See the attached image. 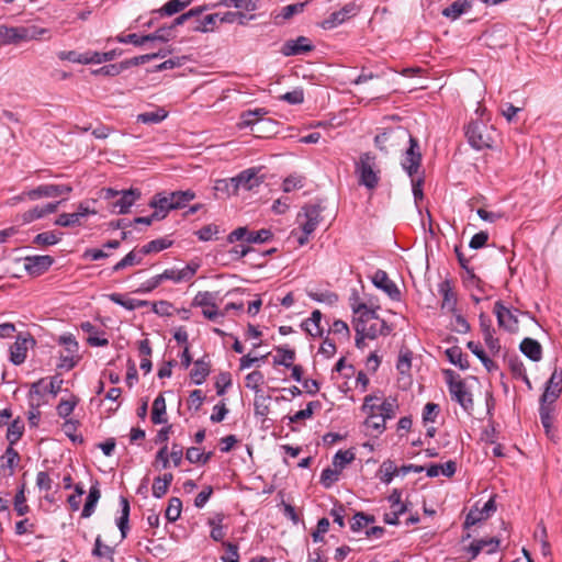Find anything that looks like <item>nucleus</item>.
Instances as JSON below:
<instances>
[{"label":"nucleus","instance_id":"nucleus-1","mask_svg":"<svg viewBox=\"0 0 562 562\" xmlns=\"http://www.w3.org/2000/svg\"><path fill=\"white\" fill-rule=\"evenodd\" d=\"M353 314L358 315L353 321L356 334H361L368 339H375L379 336H386L391 331L387 323L380 318L376 312L369 308L364 303L352 305Z\"/></svg>","mask_w":562,"mask_h":562},{"label":"nucleus","instance_id":"nucleus-2","mask_svg":"<svg viewBox=\"0 0 562 562\" xmlns=\"http://www.w3.org/2000/svg\"><path fill=\"white\" fill-rule=\"evenodd\" d=\"M355 173L360 186L374 190L379 186L381 175L376 156L372 153L361 154L355 164Z\"/></svg>","mask_w":562,"mask_h":562},{"label":"nucleus","instance_id":"nucleus-3","mask_svg":"<svg viewBox=\"0 0 562 562\" xmlns=\"http://www.w3.org/2000/svg\"><path fill=\"white\" fill-rule=\"evenodd\" d=\"M58 344L64 346L65 350L59 353L57 367L69 371L74 369L81 357L79 355V344L72 335H63L58 338Z\"/></svg>","mask_w":562,"mask_h":562},{"label":"nucleus","instance_id":"nucleus-4","mask_svg":"<svg viewBox=\"0 0 562 562\" xmlns=\"http://www.w3.org/2000/svg\"><path fill=\"white\" fill-rule=\"evenodd\" d=\"M492 134L491 127L477 121L469 123L465 131L469 144L477 150L492 147L494 142Z\"/></svg>","mask_w":562,"mask_h":562},{"label":"nucleus","instance_id":"nucleus-5","mask_svg":"<svg viewBox=\"0 0 562 562\" xmlns=\"http://www.w3.org/2000/svg\"><path fill=\"white\" fill-rule=\"evenodd\" d=\"M411 136V133L406 128L397 126L378 134L374 137V144L380 150L387 151L389 148L405 144Z\"/></svg>","mask_w":562,"mask_h":562},{"label":"nucleus","instance_id":"nucleus-6","mask_svg":"<svg viewBox=\"0 0 562 562\" xmlns=\"http://www.w3.org/2000/svg\"><path fill=\"white\" fill-rule=\"evenodd\" d=\"M445 375L452 400L458 402L464 411L470 412L473 408V398L465 383L461 379L454 380V372L452 370H446Z\"/></svg>","mask_w":562,"mask_h":562},{"label":"nucleus","instance_id":"nucleus-7","mask_svg":"<svg viewBox=\"0 0 562 562\" xmlns=\"http://www.w3.org/2000/svg\"><path fill=\"white\" fill-rule=\"evenodd\" d=\"M71 191L72 187L69 184H42L35 189L23 192L19 199H29L31 201H35L41 198H56L59 195L69 194Z\"/></svg>","mask_w":562,"mask_h":562},{"label":"nucleus","instance_id":"nucleus-8","mask_svg":"<svg viewBox=\"0 0 562 562\" xmlns=\"http://www.w3.org/2000/svg\"><path fill=\"white\" fill-rule=\"evenodd\" d=\"M117 199L112 203L113 212L117 214H126L130 207L139 199L140 192L137 189L124 190L122 192L109 189L106 191V198Z\"/></svg>","mask_w":562,"mask_h":562},{"label":"nucleus","instance_id":"nucleus-9","mask_svg":"<svg viewBox=\"0 0 562 562\" xmlns=\"http://www.w3.org/2000/svg\"><path fill=\"white\" fill-rule=\"evenodd\" d=\"M407 142L409 143V147L402 160V167L409 177L419 176L422 175L419 172L422 166V154L419 151L418 142L413 136H411Z\"/></svg>","mask_w":562,"mask_h":562},{"label":"nucleus","instance_id":"nucleus-10","mask_svg":"<svg viewBox=\"0 0 562 562\" xmlns=\"http://www.w3.org/2000/svg\"><path fill=\"white\" fill-rule=\"evenodd\" d=\"M517 310L512 311L506 307L502 301L494 304V313L497 318L498 326L509 333H517L519 329V322L516 315Z\"/></svg>","mask_w":562,"mask_h":562},{"label":"nucleus","instance_id":"nucleus-11","mask_svg":"<svg viewBox=\"0 0 562 562\" xmlns=\"http://www.w3.org/2000/svg\"><path fill=\"white\" fill-rule=\"evenodd\" d=\"M371 281L378 289L382 290L391 300L401 301V291L398 286L389 278L384 270H376L371 277Z\"/></svg>","mask_w":562,"mask_h":562},{"label":"nucleus","instance_id":"nucleus-12","mask_svg":"<svg viewBox=\"0 0 562 562\" xmlns=\"http://www.w3.org/2000/svg\"><path fill=\"white\" fill-rule=\"evenodd\" d=\"M297 221L303 233H314L321 221V207L315 204L306 205L303 213L297 215Z\"/></svg>","mask_w":562,"mask_h":562},{"label":"nucleus","instance_id":"nucleus-13","mask_svg":"<svg viewBox=\"0 0 562 562\" xmlns=\"http://www.w3.org/2000/svg\"><path fill=\"white\" fill-rule=\"evenodd\" d=\"M359 12V7L355 2L345 4L339 11L333 12L326 20L322 22L324 30H331L346 20L355 16Z\"/></svg>","mask_w":562,"mask_h":562},{"label":"nucleus","instance_id":"nucleus-14","mask_svg":"<svg viewBox=\"0 0 562 562\" xmlns=\"http://www.w3.org/2000/svg\"><path fill=\"white\" fill-rule=\"evenodd\" d=\"M496 510V503L494 498H490L482 507L475 505L470 509L465 517L464 527L470 528L475 524L487 519Z\"/></svg>","mask_w":562,"mask_h":562},{"label":"nucleus","instance_id":"nucleus-15","mask_svg":"<svg viewBox=\"0 0 562 562\" xmlns=\"http://www.w3.org/2000/svg\"><path fill=\"white\" fill-rule=\"evenodd\" d=\"M54 263V258L48 255L27 256L24 259V268L30 276L37 277L46 272Z\"/></svg>","mask_w":562,"mask_h":562},{"label":"nucleus","instance_id":"nucleus-16","mask_svg":"<svg viewBox=\"0 0 562 562\" xmlns=\"http://www.w3.org/2000/svg\"><path fill=\"white\" fill-rule=\"evenodd\" d=\"M480 328L483 335L486 347L491 355L496 356L501 351V344L497 338L494 337L495 329L492 326V321L486 315H480Z\"/></svg>","mask_w":562,"mask_h":562},{"label":"nucleus","instance_id":"nucleus-17","mask_svg":"<svg viewBox=\"0 0 562 562\" xmlns=\"http://www.w3.org/2000/svg\"><path fill=\"white\" fill-rule=\"evenodd\" d=\"M193 306L203 307L202 314L205 318L214 321L222 315L213 302V295L210 292H199L192 302Z\"/></svg>","mask_w":562,"mask_h":562},{"label":"nucleus","instance_id":"nucleus-18","mask_svg":"<svg viewBox=\"0 0 562 562\" xmlns=\"http://www.w3.org/2000/svg\"><path fill=\"white\" fill-rule=\"evenodd\" d=\"M313 48L314 46L310 38L305 36H299L295 40L286 41L281 48V53L284 56H296L308 53L313 50Z\"/></svg>","mask_w":562,"mask_h":562},{"label":"nucleus","instance_id":"nucleus-19","mask_svg":"<svg viewBox=\"0 0 562 562\" xmlns=\"http://www.w3.org/2000/svg\"><path fill=\"white\" fill-rule=\"evenodd\" d=\"M200 265L196 262H189L184 268L178 269H166L161 274L164 280H171L176 283L189 281L196 273Z\"/></svg>","mask_w":562,"mask_h":562},{"label":"nucleus","instance_id":"nucleus-20","mask_svg":"<svg viewBox=\"0 0 562 562\" xmlns=\"http://www.w3.org/2000/svg\"><path fill=\"white\" fill-rule=\"evenodd\" d=\"M562 372L557 369L552 372L549 381L547 382L543 394L541 395V402L552 404L560 396L562 392Z\"/></svg>","mask_w":562,"mask_h":562},{"label":"nucleus","instance_id":"nucleus-21","mask_svg":"<svg viewBox=\"0 0 562 562\" xmlns=\"http://www.w3.org/2000/svg\"><path fill=\"white\" fill-rule=\"evenodd\" d=\"M231 181L236 189L243 188L245 190H252L262 182V179L258 176L256 169L250 168L241 171L238 176L232 178Z\"/></svg>","mask_w":562,"mask_h":562},{"label":"nucleus","instance_id":"nucleus-22","mask_svg":"<svg viewBox=\"0 0 562 562\" xmlns=\"http://www.w3.org/2000/svg\"><path fill=\"white\" fill-rule=\"evenodd\" d=\"M499 547V539L492 537L488 539L474 540L468 548L471 553V560L475 559L482 551L492 554L497 551Z\"/></svg>","mask_w":562,"mask_h":562},{"label":"nucleus","instance_id":"nucleus-23","mask_svg":"<svg viewBox=\"0 0 562 562\" xmlns=\"http://www.w3.org/2000/svg\"><path fill=\"white\" fill-rule=\"evenodd\" d=\"M211 371V362L209 356L205 355L201 359L193 362V368L190 372L192 382L196 385L202 384L209 376Z\"/></svg>","mask_w":562,"mask_h":562},{"label":"nucleus","instance_id":"nucleus-24","mask_svg":"<svg viewBox=\"0 0 562 562\" xmlns=\"http://www.w3.org/2000/svg\"><path fill=\"white\" fill-rule=\"evenodd\" d=\"M33 339H27L25 337L19 336L14 344L10 347V360L13 364H21L26 359L27 353V345L32 342Z\"/></svg>","mask_w":562,"mask_h":562},{"label":"nucleus","instance_id":"nucleus-25","mask_svg":"<svg viewBox=\"0 0 562 562\" xmlns=\"http://www.w3.org/2000/svg\"><path fill=\"white\" fill-rule=\"evenodd\" d=\"M149 206L155 209L154 217L162 220L167 216L168 212L172 210L169 195L161 193L156 194L149 202Z\"/></svg>","mask_w":562,"mask_h":562},{"label":"nucleus","instance_id":"nucleus-26","mask_svg":"<svg viewBox=\"0 0 562 562\" xmlns=\"http://www.w3.org/2000/svg\"><path fill=\"white\" fill-rule=\"evenodd\" d=\"M438 292L442 296L441 308L451 312L454 310L457 299L452 291V286L449 280H445L439 283Z\"/></svg>","mask_w":562,"mask_h":562},{"label":"nucleus","instance_id":"nucleus-27","mask_svg":"<svg viewBox=\"0 0 562 562\" xmlns=\"http://www.w3.org/2000/svg\"><path fill=\"white\" fill-rule=\"evenodd\" d=\"M519 349L526 357H528L532 361L537 362L540 361L542 358V347L537 340L532 338L522 339Z\"/></svg>","mask_w":562,"mask_h":562},{"label":"nucleus","instance_id":"nucleus-28","mask_svg":"<svg viewBox=\"0 0 562 562\" xmlns=\"http://www.w3.org/2000/svg\"><path fill=\"white\" fill-rule=\"evenodd\" d=\"M4 43H20L30 41L29 27L12 26L3 29Z\"/></svg>","mask_w":562,"mask_h":562},{"label":"nucleus","instance_id":"nucleus-29","mask_svg":"<svg viewBox=\"0 0 562 562\" xmlns=\"http://www.w3.org/2000/svg\"><path fill=\"white\" fill-rule=\"evenodd\" d=\"M471 4L472 0H456L449 7L443 9L442 14L451 20H457L471 8Z\"/></svg>","mask_w":562,"mask_h":562},{"label":"nucleus","instance_id":"nucleus-30","mask_svg":"<svg viewBox=\"0 0 562 562\" xmlns=\"http://www.w3.org/2000/svg\"><path fill=\"white\" fill-rule=\"evenodd\" d=\"M172 210L184 207L190 201L195 198L192 190L175 191L168 194Z\"/></svg>","mask_w":562,"mask_h":562},{"label":"nucleus","instance_id":"nucleus-31","mask_svg":"<svg viewBox=\"0 0 562 562\" xmlns=\"http://www.w3.org/2000/svg\"><path fill=\"white\" fill-rule=\"evenodd\" d=\"M100 497H101V492L99 490L98 483H95L89 490V495L87 497L86 504H85L82 513H81V516L83 518H88L93 514L94 508H95L97 503L100 499Z\"/></svg>","mask_w":562,"mask_h":562},{"label":"nucleus","instance_id":"nucleus-32","mask_svg":"<svg viewBox=\"0 0 562 562\" xmlns=\"http://www.w3.org/2000/svg\"><path fill=\"white\" fill-rule=\"evenodd\" d=\"M166 415V401L162 394H159L153 403L151 422L156 425L167 422Z\"/></svg>","mask_w":562,"mask_h":562},{"label":"nucleus","instance_id":"nucleus-33","mask_svg":"<svg viewBox=\"0 0 562 562\" xmlns=\"http://www.w3.org/2000/svg\"><path fill=\"white\" fill-rule=\"evenodd\" d=\"M108 297L115 304L123 306L128 311H134L138 307L145 306L147 304L146 301H139L134 299H127L122 294L112 293L109 294Z\"/></svg>","mask_w":562,"mask_h":562},{"label":"nucleus","instance_id":"nucleus-34","mask_svg":"<svg viewBox=\"0 0 562 562\" xmlns=\"http://www.w3.org/2000/svg\"><path fill=\"white\" fill-rule=\"evenodd\" d=\"M168 115V112L162 108H157L154 111L144 112L137 115V122L144 124H157L162 122Z\"/></svg>","mask_w":562,"mask_h":562},{"label":"nucleus","instance_id":"nucleus-35","mask_svg":"<svg viewBox=\"0 0 562 562\" xmlns=\"http://www.w3.org/2000/svg\"><path fill=\"white\" fill-rule=\"evenodd\" d=\"M276 350L278 356L274 357L273 364L290 368L295 358V351L288 348L286 346H279L276 348Z\"/></svg>","mask_w":562,"mask_h":562},{"label":"nucleus","instance_id":"nucleus-36","mask_svg":"<svg viewBox=\"0 0 562 562\" xmlns=\"http://www.w3.org/2000/svg\"><path fill=\"white\" fill-rule=\"evenodd\" d=\"M446 356L452 364L459 367L461 370H467L470 367L461 348L458 346L448 348L446 350Z\"/></svg>","mask_w":562,"mask_h":562},{"label":"nucleus","instance_id":"nucleus-37","mask_svg":"<svg viewBox=\"0 0 562 562\" xmlns=\"http://www.w3.org/2000/svg\"><path fill=\"white\" fill-rule=\"evenodd\" d=\"M24 432V422L21 418L14 419L8 427L7 440L11 446L15 445Z\"/></svg>","mask_w":562,"mask_h":562},{"label":"nucleus","instance_id":"nucleus-38","mask_svg":"<svg viewBox=\"0 0 562 562\" xmlns=\"http://www.w3.org/2000/svg\"><path fill=\"white\" fill-rule=\"evenodd\" d=\"M121 517L117 519V527L121 531L122 539L127 535L128 517H130V503L127 498L121 497Z\"/></svg>","mask_w":562,"mask_h":562},{"label":"nucleus","instance_id":"nucleus-39","mask_svg":"<svg viewBox=\"0 0 562 562\" xmlns=\"http://www.w3.org/2000/svg\"><path fill=\"white\" fill-rule=\"evenodd\" d=\"M413 353L407 348H402L398 353L396 369L401 374H407L412 368Z\"/></svg>","mask_w":562,"mask_h":562},{"label":"nucleus","instance_id":"nucleus-40","mask_svg":"<svg viewBox=\"0 0 562 562\" xmlns=\"http://www.w3.org/2000/svg\"><path fill=\"white\" fill-rule=\"evenodd\" d=\"M379 473L380 480L383 483L389 484L392 482L393 477L400 473V470L393 461L387 460L381 464Z\"/></svg>","mask_w":562,"mask_h":562},{"label":"nucleus","instance_id":"nucleus-41","mask_svg":"<svg viewBox=\"0 0 562 562\" xmlns=\"http://www.w3.org/2000/svg\"><path fill=\"white\" fill-rule=\"evenodd\" d=\"M1 459L5 460V463H3L2 467L10 470L9 475H13L14 470L20 461L19 452L13 448V446L9 445Z\"/></svg>","mask_w":562,"mask_h":562},{"label":"nucleus","instance_id":"nucleus-42","mask_svg":"<svg viewBox=\"0 0 562 562\" xmlns=\"http://www.w3.org/2000/svg\"><path fill=\"white\" fill-rule=\"evenodd\" d=\"M92 555L99 559L106 558L111 562L114 561V548L103 544L101 537L98 536L94 542V548L92 550Z\"/></svg>","mask_w":562,"mask_h":562},{"label":"nucleus","instance_id":"nucleus-43","mask_svg":"<svg viewBox=\"0 0 562 562\" xmlns=\"http://www.w3.org/2000/svg\"><path fill=\"white\" fill-rule=\"evenodd\" d=\"M170 246H171V241L170 240H168L166 238H158V239H154V240L147 243L146 245H144L140 248L139 254L148 255V254H151V252H158V251H161L164 249H167Z\"/></svg>","mask_w":562,"mask_h":562},{"label":"nucleus","instance_id":"nucleus-44","mask_svg":"<svg viewBox=\"0 0 562 562\" xmlns=\"http://www.w3.org/2000/svg\"><path fill=\"white\" fill-rule=\"evenodd\" d=\"M182 502L178 497H171L168 502L165 516L168 521L175 522L181 515Z\"/></svg>","mask_w":562,"mask_h":562},{"label":"nucleus","instance_id":"nucleus-45","mask_svg":"<svg viewBox=\"0 0 562 562\" xmlns=\"http://www.w3.org/2000/svg\"><path fill=\"white\" fill-rule=\"evenodd\" d=\"M192 1L193 0H170L159 10V12L164 15H173L188 7Z\"/></svg>","mask_w":562,"mask_h":562},{"label":"nucleus","instance_id":"nucleus-46","mask_svg":"<svg viewBox=\"0 0 562 562\" xmlns=\"http://www.w3.org/2000/svg\"><path fill=\"white\" fill-rule=\"evenodd\" d=\"M60 60H68L71 63L89 65L88 52L79 54L75 50H63L57 54Z\"/></svg>","mask_w":562,"mask_h":562},{"label":"nucleus","instance_id":"nucleus-47","mask_svg":"<svg viewBox=\"0 0 562 562\" xmlns=\"http://www.w3.org/2000/svg\"><path fill=\"white\" fill-rule=\"evenodd\" d=\"M355 460V453L351 450H339L333 460L334 467L341 472V470Z\"/></svg>","mask_w":562,"mask_h":562},{"label":"nucleus","instance_id":"nucleus-48","mask_svg":"<svg viewBox=\"0 0 562 562\" xmlns=\"http://www.w3.org/2000/svg\"><path fill=\"white\" fill-rule=\"evenodd\" d=\"M381 398L376 395H367L361 407L362 412L368 416L379 415V405Z\"/></svg>","mask_w":562,"mask_h":562},{"label":"nucleus","instance_id":"nucleus-49","mask_svg":"<svg viewBox=\"0 0 562 562\" xmlns=\"http://www.w3.org/2000/svg\"><path fill=\"white\" fill-rule=\"evenodd\" d=\"M396 401L394 398H385L379 405V414L384 419H392L396 414Z\"/></svg>","mask_w":562,"mask_h":562},{"label":"nucleus","instance_id":"nucleus-50","mask_svg":"<svg viewBox=\"0 0 562 562\" xmlns=\"http://www.w3.org/2000/svg\"><path fill=\"white\" fill-rule=\"evenodd\" d=\"M142 261V254L130 251L123 259H121L114 267L113 271H120L126 267L138 265Z\"/></svg>","mask_w":562,"mask_h":562},{"label":"nucleus","instance_id":"nucleus-51","mask_svg":"<svg viewBox=\"0 0 562 562\" xmlns=\"http://www.w3.org/2000/svg\"><path fill=\"white\" fill-rule=\"evenodd\" d=\"M220 14H209L204 16L201 21H199V24L193 27V31L195 32H211L214 30L216 21H218Z\"/></svg>","mask_w":562,"mask_h":562},{"label":"nucleus","instance_id":"nucleus-52","mask_svg":"<svg viewBox=\"0 0 562 562\" xmlns=\"http://www.w3.org/2000/svg\"><path fill=\"white\" fill-rule=\"evenodd\" d=\"M148 37V42L160 41L168 42L173 38L172 26H161L156 30L154 33L146 35Z\"/></svg>","mask_w":562,"mask_h":562},{"label":"nucleus","instance_id":"nucleus-53","mask_svg":"<svg viewBox=\"0 0 562 562\" xmlns=\"http://www.w3.org/2000/svg\"><path fill=\"white\" fill-rule=\"evenodd\" d=\"M385 422L386 419L381 417V414L373 416L371 415L366 418L364 425L367 426V428L375 431L376 435H380L385 429Z\"/></svg>","mask_w":562,"mask_h":562},{"label":"nucleus","instance_id":"nucleus-54","mask_svg":"<svg viewBox=\"0 0 562 562\" xmlns=\"http://www.w3.org/2000/svg\"><path fill=\"white\" fill-rule=\"evenodd\" d=\"M60 240V237L54 232H43L34 237L33 243L40 246H52L56 245Z\"/></svg>","mask_w":562,"mask_h":562},{"label":"nucleus","instance_id":"nucleus-55","mask_svg":"<svg viewBox=\"0 0 562 562\" xmlns=\"http://www.w3.org/2000/svg\"><path fill=\"white\" fill-rule=\"evenodd\" d=\"M80 224H81V220L79 218V216L76 212L63 213L55 221V225H58L61 227H71V226H76V225H80Z\"/></svg>","mask_w":562,"mask_h":562},{"label":"nucleus","instance_id":"nucleus-56","mask_svg":"<svg viewBox=\"0 0 562 562\" xmlns=\"http://www.w3.org/2000/svg\"><path fill=\"white\" fill-rule=\"evenodd\" d=\"M245 382L246 387L258 393L260 391V385L263 383V374L260 371L255 370L246 375Z\"/></svg>","mask_w":562,"mask_h":562},{"label":"nucleus","instance_id":"nucleus-57","mask_svg":"<svg viewBox=\"0 0 562 562\" xmlns=\"http://www.w3.org/2000/svg\"><path fill=\"white\" fill-rule=\"evenodd\" d=\"M307 295L316 302L327 303L329 305H333L338 301V295L336 293L329 292V291H326V292L307 291Z\"/></svg>","mask_w":562,"mask_h":562},{"label":"nucleus","instance_id":"nucleus-58","mask_svg":"<svg viewBox=\"0 0 562 562\" xmlns=\"http://www.w3.org/2000/svg\"><path fill=\"white\" fill-rule=\"evenodd\" d=\"M117 56L116 50H109L104 53L88 52L89 64H102L104 61L113 60Z\"/></svg>","mask_w":562,"mask_h":562},{"label":"nucleus","instance_id":"nucleus-59","mask_svg":"<svg viewBox=\"0 0 562 562\" xmlns=\"http://www.w3.org/2000/svg\"><path fill=\"white\" fill-rule=\"evenodd\" d=\"M319 402H310L306 408L296 412L294 415L290 416L291 423H299L300 420L311 418L313 416V412L315 407H319Z\"/></svg>","mask_w":562,"mask_h":562},{"label":"nucleus","instance_id":"nucleus-60","mask_svg":"<svg viewBox=\"0 0 562 562\" xmlns=\"http://www.w3.org/2000/svg\"><path fill=\"white\" fill-rule=\"evenodd\" d=\"M339 475H340V471L337 470L335 467H334V469L326 468L322 471L321 483L325 487H330L335 482H337L339 480Z\"/></svg>","mask_w":562,"mask_h":562},{"label":"nucleus","instance_id":"nucleus-61","mask_svg":"<svg viewBox=\"0 0 562 562\" xmlns=\"http://www.w3.org/2000/svg\"><path fill=\"white\" fill-rule=\"evenodd\" d=\"M225 553L222 555L223 562H239L238 546L232 542L223 541Z\"/></svg>","mask_w":562,"mask_h":562},{"label":"nucleus","instance_id":"nucleus-62","mask_svg":"<svg viewBox=\"0 0 562 562\" xmlns=\"http://www.w3.org/2000/svg\"><path fill=\"white\" fill-rule=\"evenodd\" d=\"M272 233L270 229L262 228L257 232L249 231L248 237H246V241L254 244H261L270 240L272 238Z\"/></svg>","mask_w":562,"mask_h":562},{"label":"nucleus","instance_id":"nucleus-63","mask_svg":"<svg viewBox=\"0 0 562 562\" xmlns=\"http://www.w3.org/2000/svg\"><path fill=\"white\" fill-rule=\"evenodd\" d=\"M539 415L542 426L546 428L547 432H549V429L552 424V407L551 404L541 402L540 408H539Z\"/></svg>","mask_w":562,"mask_h":562},{"label":"nucleus","instance_id":"nucleus-64","mask_svg":"<svg viewBox=\"0 0 562 562\" xmlns=\"http://www.w3.org/2000/svg\"><path fill=\"white\" fill-rule=\"evenodd\" d=\"M374 517L373 516H367L363 513H357L350 522V528L353 531H360L363 527H366L369 522H373Z\"/></svg>","mask_w":562,"mask_h":562}]
</instances>
